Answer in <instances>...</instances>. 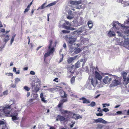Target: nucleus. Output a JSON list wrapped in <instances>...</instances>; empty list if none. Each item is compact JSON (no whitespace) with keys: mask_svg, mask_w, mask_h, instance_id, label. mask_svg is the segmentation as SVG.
Returning <instances> with one entry per match:
<instances>
[{"mask_svg":"<svg viewBox=\"0 0 129 129\" xmlns=\"http://www.w3.org/2000/svg\"><path fill=\"white\" fill-rule=\"evenodd\" d=\"M113 26L112 28V30L115 29L118 30L119 29H122L124 33L127 35H129V17H128L127 19L124 21V24L119 23L117 21H113L111 24Z\"/></svg>","mask_w":129,"mask_h":129,"instance_id":"obj_1","label":"nucleus"},{"mask_svg":"<svg viewBox=\"0 0 129 129\" xmlns=\"http://www.w3.org/2000/svg\"><path fill=\"white\" fill-rule=\"evenodd\" d=\"M87 3L86 0H80L78 1H72L70 3L71 5H74L75 8L77 9H84V5L82 6V5H79L80 4H85Z\"/></svg>","mask_w":129,"mask_h":129,"instance_id":"obj_2","label":"nucleus"},{"mask_svg":"<svg viewBox=\"0 0 129 129\" xmlns=\"http://www.w3.org/2000/svg\"><path fill=\"white\" fill-rule=\"evenodd\" d=\"M76 40V38L73 36L67 38V40L68 41V45L70 47V49H72L74 46L78 47V44H75L74 43Z\"/></svg>","mask_w":129,"mask_h":129,"instance_id":"obj_3","label":"nucleus"},{"mask_svg":"<svg viewBox=\"0 0 129 129\" xmlns=\"http://www.w3.org/2000/svg\"><path fill=\"white\" fill-rule=\"evenodd\" d=\"M52 41L51 40L50 41L49 45L48 47V49L49 50L48 52L47 53H45L44 56V60H45L47 57L53 53L54 51V47L52 46Z\"/></svg>","mask_w":129,"mask_h":129,"instance_id":"obj_4","label":"nucleus"},{"mask_svg":"<svg viewBox=\"0 0 129 129\" xmlns=\"http://www.w3.org/2000/svg\"><path fill=\"white\" fill-rule=\"evenodd\" d=\"M112 83L110 85L111 86H115L120 84L121 82L120 80H119L118 78L116 76H114V78Z\"/></svg>","mask_w":129,"mask_h":129,"instance_id":"obj_5","label":"nucleus"},{"mask_svg":"<svg viewBox=\"0 0 129 129\" xmlns=\"http://www.w3.org/2000/svg\"><path fill=\"white\" fill-rule=\"evenodd\" d=\"M114 76L113 75H109L108 76L105 77L103 80V82L105 84L109 83L112 79H113Z\"/></svg>","mask_w":129,"mask_h":129,"instance_id":"obj_6","label":"nucleus"},{"mask_svg":"<svg viewBox=\"0 0 129 129\" xmlns=\"http://www.w3.org/2000/svg\"><path fill=\"white\" fill-rule=\"evenodd\" d=\"M124 41L122 46H124V47L129 50V38H128L127 36H124Z\"/></svg>","mask_w":129,"mask_h":129,"instance_id":"obj_7","label":"nucleus"},{"mask_svg":"<svg viewBox=\"0 0 129 129\" xmlns=\"http://www.w3.org/2000/svg\"><path fill=\"white\" fill-rule=\"evenodd\" d=\"M87 26H83L77 30L78 33H81L85 31V32L83 34V35H86L87 34L86 30Z\"/></svg>","mask_w":129,"mask_h":129,"instance_id":"obj_8","label":"nucleus"},{"mask_svg":"<svg viewBox=\"0 0 129 129\" xmlns=\"http://www.w3.org/2000/svg\"><path fill=\"white\" fill-rule=\"evenodd\" d=\"M94 122L98 123H101L103 124H106L108 123V122L102 118H99L97 119H94Z\"/></svg>","mask_w":129,"mask_h":129,"instance_id":"obj_9","label":"nucleus"},{"mask_svg":"<svg viewBox=\"0 0 129 129\" xmlns=\"http://www.w3.org/2000/svg\"><path fill=\"white\" fill-rule=\"evenodd\" d=\"M9 103L8 104H6V105H8L11 108H13L14 109H17V108L16 107V105L14 104L13 101L10 100L9 101Z\"/></svg>","mask_w":129,"mask_h":129,"instance_id":"obj_10","label":"nucleus"},{"mask_svg":"<svg viewBox=\"0 0 129 129\" xmlns=\"http://www.w3.org/2000/svg\"><path fill=\"white\" fill-rule=\"evenodd\" d=\"M95 76V77L96 79H97L100 81L102 79V77L99 74V73L96 71H95L94 73Z\"/></svg>","mask_w":129,"mask_h":129,"instance_id":"obj_11","label":"nucleus"},{"mask_svg":"<svg viewBox=\"0 0 129 129\" xmlns=\"http://www.w3.org/2000/svg\"><path fill=\"white\" fill-rule=\"evenodd\" d=\"M91 82L92 85L94 87H95L98 83V81L95 78H92L91 80Z\"/></svg>","mask_w":129,"mask_h":129,"instance_id":"obj_12","label":"nucleus"},{"mask_svg":"<svg viewBox=\"0 0 129 129\" xmlns=\"http://www.w3.org/2000/svg\"><path fill=\"white\" fill-rule=\"evenodd\" d=\"M81 44H84L85 45L87 44L88 42V39L82 38L81 40Z\"/></svg>","mask_w":129,"mask_h":129,"instance_id":"obj_13","label":"nucleus"},{"mask_svg":"<svg viewBox=\"0 0 129 129\" xmlns=\"http://www.w3.org/2000/svg\"><path fill=\"white\" fill-rule=\"evenodd\" d=\"M66 119L64 117L61 115H59L57 116V118L56 120L57 121L60 120L61 121H64Z\"/></svg>","mask_w":129,"mask_h":129,"instance_id":"obj_14","label":"nucleus"},{"mask_svg":"<svg viewBox=\"0 0 129 129\" xmlns=\"http://www.w3.org/2000/svg\"><path fill=\"white\" fill-rule=\"evenodd\" d=\"M124 41V38H119L117 40V42L118 43V44L122 45H123V42Z\"/></svg>","mask_w":129,"mask_h":129,"instance_id":"obj_15","label":"nucleus"},{"mask_svg":"<svg viewBox=\"0 0 129 129\" xmlns=\"http://www.w3.org/2000/svg\"><path fill=\"white\" fill-rule=\"evenodd\" d=\"M77 47H76V46H74V47H73L72 49H70V50L71 49H74L75 51L74 52L76 53V54H77L79 53V52H80L81 51V50L79 48H78L77 49H76L75 48H76Z\"/></svg>","mask_w":129,"mask_h":129,"instance_id":"obj_16","label":"nucleus"},{"mask_svg":"<svg viewBox=\"0 0 129 129\" xmlns=\"http://www.w3.org/2000/svg\"><path fill=\"white\" fill-rule=\"evenodd\" d=\"M77 56H76L73 57L69 58L68 59V63H71L75 59L77 58Z\"/></svg>","mask_w":129,"mask_h":129,"instance_id":"obj_17","label":"nucleus"},{"mask_svg":"<svg viewBox=\"0 0 129 129\" xmlns=\"http://www.w3.org/2000/svg\"><path fill=\"white\" fill-rule=\"evenodd\" d=\"M71 24L69 21L64 20V23L63 24L62 27L64 28L65 26H70Z\"/></svg>","mask_w":129,"mask_h":129,"instance_id":"obj_18","label":"nucleus"},{"mask_svg":"<svg viewBox=\"0 0 129 129\" xmlns=\"http://www.w3.org/2000/svg\"><path fill=\"white\" fill-rule=\"evenodd\" d=\"M79 99L80 100H83V103H86L87 104H88L90 102V101L87 100L84 97H82V98H80Z\"/></svg>","mask_w":129,"mask_h":129,"instance_id":"obj_19","label":"nucleus"},{"mask_svg":"<svg viewBox=\"0 0 129 129\" xmlns=\"http://www.w3.org/2000/svg\"><path fill=\"white\" fill-rule=\"evenodd\" d=\"M108 36L110 37H113L115 35L114 31H112L111 30L108 33Z\"/></svg>","mask_w":129,"mask_h":129,"instance_id":"obj_20","label":"nucleus"},{"mask_svg":"<svg viewBox=\"0 0 129 129\" xmlns=\"http://www.w3.org/2000/svg\"><path fill=\"white\" fill-rule=\"evenodd\" d=\"M9 36L6 35L3 38V39H4V42L5 43V44L9 40Z\"/></svg>","mask_w":129,"mask_h":129,"instance_id":"obj_21","label":"nucleus"},{"mask_svg":"<svg viewBox=\"0 0 129 129\" xmlns=\"http://www.w3.org/2000/svg\"><path fill=\"white\" fill-rule=\"evenodd\" d=\"M68 13L69 15L73 16H74L76 14L75 12H73L70 10H69L68 11Z\"/></svg>","mask_w":129,"mask_h":129,"instance_id":"obj_22","label":"nucleus"},{"mask_svg":"<svg viewBox=\"0 0 129 129\" xmlns=\"http://www.w3.org/2000/svg\"><path fill=\"white\" fill-rule=\"evenodd\" d=\"M46 4V3H45L43 4L42 6L39 7L38 8L37 10H38L39 9H43L45 8L46 6H45V5Z\"/></svg>","mask_w":129,"mask_h":129,"instance_id":"obj_23","label":"nucleus"},{"mask_svg":"<svg viewBox=\"0 0 129 129\" xmlns=\"http://www.w3.org/2000/svg\"><path fill=\"white\" fill-rule=\"evenodd\" d=\"M64 28L67 30H76V29L73 27H72L69 26H65Z\"/></svg>","mask_w":129,"mask_h":129,"instance_id":"obj_24","label":"nucleus"},{"mask_svg":"<svg viewBox=\"0 0 129 129\" xmlns=\"http://www.w3.org/2000/svg\"><path fill=\"white\" fill-rule=\"evenodd\" d=\"M88 26L90 29L92 27L93 23L91 21H89L88 22Z\"/></svg>","mask_w":129,"mask_h":129,"instance_id":"obj_25","label":"nucleus"},{"mask_svg":"<svg viewBox=\"0 0 129 129\" xmlns=\"http://www.w3.org/2000/svg\"><path fill=\"white\" fill-rule=\"evenodd\" d=\"M124 83L125 85H127L129 83V77H127L125 78V79H124Z\"/></svg>","mask_w":129,"mask_h":129,"instance_id":"obj_26","label":"nucleus"},{"mask_svg":"<svg viewBox=\"0 0 129 129\" xmlns=\"http://www.w3.org/2000/svg\"><path fill=\"white\" fill-rule=\"evenodd\" d=\"M96 126L97 127L96 129H102L104 125L101 124H98L96 125Z\"/></svg>","mask_w":129,"mask_h":129,"instance_id":"obj_27","label":"nucleus"},{"mask_svg":"<svg viewBox=\"0 0 129 129\" xmlns=\"http://www.w3.org/2000/svg\"><path fill=\"white\" fill-rule=\"evenodd\" d=\"M56 3H57V2L56 1L54 2H53L52 3H50V4H49L47 5L46 6V7H50L52 6H54L56 4Z\"/></svg>","mask_w":129,"mask_h":129,"instance_id":"obj_28","label":"nucleus"},{"mask_svg":"<svg viewBox=\"0 0 129 129\" xmlns=\"http://www.w3.org/2000/svg\"><path fill=\"white\" fill-rule=\"evenodd\" d=\"M69 111H68L67 110H63L62 111L61 114H66H66H67V115L68 116V114L69 115Z\"/></svg>","mask_w":129,"mask_h":129,"instance_id":"obj_29","label":"nucleus"},{"mask_svg":"<svg viewBox=\"0 0 129 129\" xmlns=\"http://www.w3.org/2000/svg\"><path fill=\"white\" fill-rule=\"evenodd\" d=\"M56 88H50L48 89V90L50 92H53L54 91H55L57 89Z\"/></svg>","mask_w":129,"mask_h":129,"instance_id":"obj_30","label":"nucleus"},{"mask_svg":"<svg viewBox=\"0 0 129 129\" xmlns=\"http://www.w3.org/2000/svg\"><path fill=\"white\" fill-rule=\"evenodd\" d=\"M64 20H61L59 22L58 26L59 27H62L63 24L64 23Z\"/></svg>","mask_w":129,"mask_h":129,"instance_id":"obj_31","label":"nucleus"},{"mask_svg":"<svg viewBox=\"0 0 129 129\" xmlns=\"http://www.w3.org/2000/svg\"><path fill=\"white\" fill-rule=\"evenodd\" d=\"M80 63L79 61H78L75 64V66L76 68H78L80 67Z\"/></svg>","mask_w":129,"mask_h":129,"instance_id":"obj_32","label":"nucleus"},{"mask_svg":"<svg viewBox=\"0 0 129 129\" xmlns=\"http://www.w3.org/2000/svg\"><path fill=\"white\" fill-rule=\"evenodd\" d=\"M15 84H17L19 82L21 81L20 79L18 78H16L15 79Z\"/></svg>","mask_w":129,"mask_h":129,"instance_id":"obj_33","label":"nucleus"},{"mask_svg":"<svg viewBox=\"0 0 129 129\" xmlns=\"http://www.w3.org/2000/svg\"><path fill=\"white\" fill-rule=\"evenodd\" d=\"M78 61H79L80 63L81 62H83L82 65V67H83L85 63L86 60H85V59L82 58L80 59Z\"/></svg>","mask_w":129,"mask_h":129,"instance_id":"obj_34","label":"nucleus"},{"mask_svg":"<svg viewBox=\"0 0 129 129\" xmlns=\"http://www.w3.org/2000/svg\"><path fill=\"white\" fill-rule=\"evenodd\" d=\"M61 94L63 93V95H62L61 96L62 98H66L67 97V94L64 91H61Z\"/></svg>","mask_w":129,"mask_h":129,"instance_id":"obj_35","label":"nucleus"},{"mask_svg":"<svg viewBox=\"0 0 129 129\" xmlns=\"http://www.w3.org/2000/svg\"><path fill=\"white\" fill-rule=\"evenodd\" d=\"M122 74L123 76V79H125V78H126V76L127 74V73L125 72H123L122 73Z\"/></svg>","mask_w":129,"mask_h":129,"instance_id":"obj_36","label":"nucleus"},{"mask_svg":"<svg viewBox=\"0 0 129 129\" xmlns=\"http://www.w3.org/2000/svg\"><path fill=\"white\" fill-rule=\"evenodd\" d=\"M75 78L74 77H73L71 79V83L73 84L75 82Z\"/></svg>","mask_w":129,"mask_h":129,"instance_id":"obj_37","label":"nucleus"},{"mask_svg":"<svg viewBox=\"0 0 129 129\" xmlns=\"http://www.w3.org/2000/svg\"><path fill=\"white\" fill-rule=\"evenodd\" d=\"M84 19L82 17H80V21L81 24H83L84 23Z\"/></svg>","mask_w":129,"mask_h":129,"instance_id":"obj_38","label":"nucleus"},{"mask_svg":"<svg viewBox=\"0 0 129 129\" xmlns=\"http://www.w3.org/2000/svg\"><path fill=\"white\" fill-rule=\"evenodd\" d=\"M95 105L96 104L95 102H92L89 106L91 107H93L95 106Z\"/></svg>","mask_w":129,"mask_h":129,"instance_id":"obj_39","label":"nucleus"},{"mask_svg":"<svg viewBox=\"0 0 129 129\" xmlns=\"http://www.w3.org/2000/svg\"><path fill=\"white\" fill-rule=\"evenodd\" d=\"M15 36V35H13L11 39V40L10 44L11 45L12 43L14 41V38Z\"/></svg>","mask_w":129,"mask_h":129,"instance_id":"obj_40","label":"nucleus"},{"mask_svg":"<svg viewBox=\"0 0 129 129\" xmlns=\"http://www.w3.org/2000/svg\"><path fill=\"white\" fill-rule=\"evenodd\" d=\"M8 93V91L7 90L4 91L3 92V95L4 96L7 95Z\"/></svg>","mask_w":129,"mask_h":129,"instance_id":"obj_41","label":"nucleus"},{"mask_svg":"<svg viewBox=\"0 0 129 129\" xmlns=\"http://www.w3.org/2000/svg\"><path fill=\"white\" fill-rule=\"evenodd\" d=\"M118 35L119 36L122 37L123 36L122 33L119 31H117Z\"/></svg>","mask_w":129,"mask_h":129,"instance_id":"obj_42","label":"nucleus"},{"mask_svg":"<svg viewBox=\"0 0 129 129\" xmlns=\"http://www.w3.org/2000/svg\"><path fill=\"white\" fill-rule=\"evenodd\" d=\"M62 32L64 34L69 33L70 32V31L68 30H62Z\"/></svg>","mask_w":129,"mask_h":129,"instance_id":"obj_43","label":"nucleus"},{"mask_svg":"<svg viewBox=\"0 0 129 129\" xmlns=\"http://www.w3.org/2000/svg\"><path fill=\"white\" fill-rule=\"evenodd\" d=\"M5 74L8 76H13V74L12 73H6Z\"/></svg>","mask_w":129,"mask_h":129,"instance_id":"obj_44","label":"nucleus"},{"mask_svg":"<svg viewBox=\"0 0 129 129\" xmlns=\"http://www.w3.org/2000/svg\"><path fill=\"white\" fill-rule=\"evenodd\" d=\"M74 17V16H71L69 15L67 16V18L68 19L71 20Z\"/></svg>","mask_w":129,"mask_h":129,"instance_id":"obj_45","label":"nucleus"},{"mask_svg":"<svg viewBox=\"0 0 129 129\" xmlns=\"http://www.w3.org/2000/svg\"><path fill=\"white\" fill-rule=\"evenodd\" d=\"M24 88L25 90L27 91H29L30 89V88H29L27 86H25L24 87Z\"/></svg>","mask_w":129,"mask_h":129,"instance_id":"obj_46","label":"nucleus"},{"mask_svg":"<svg viewBox=\"0 0 129 129\" xmlns=\"http://www.w3.org/2000/svg\"><path fill=\"white\" fill-rule=\"evenodd\" d=\"M102 105L103 106V107H105L107 106H109L110 105L109 104H103Z\"/></svg>","mask_w":129,"mask_h":129,"instance_id":"obj_47","label":"nucleus"},{"mask_svg":"<svg viewBox=\"0 0 129 129\" xmlns=\"http://www.w3.org/2000/svg\"><path fill=\"white\" fill-rule=\"evenodd\" d=\"M67 99H62L61 101V102L63 104L64 102H66L67 101Z\"/></svg>","mask_w":129,"mask_h":129,"instance_id":"obj_48","label":"nucleus"},{"mask_svg":"<svg viewBox=\"0 0 129 129\" xmlns=\"http://www.w3.org/2000/svg\"><path fill=\"white\" fill-rule=\"evenodd\" d=\"M30 8L28 7H27V8H26L25 10L24 11V12L25 13L26 12H27L28 10H29Z\"/></svg>","mask_w":129,"mask_h":129,"instance_id":"obj_49","label":"nucleus"},{"mask_svg":"<svg viewBox=\"0 0 129 129\" xmlns=\"http://www.w3.org/2000/svg\"><path fill=\"white\" fill-rule=\"evenodd\" d=\"M16 84H15V83L14 84H12L11 85V87L12 88H14L16 87Z\"/></svg>","mask_w":129,"mask_h":129,"instance_id":"obj_50","label":"nucleus"},{"mask_svg":"<svg viewBox=\"0 0 129 129\" xmlns=\"http://www.w3.org/2000/svg\"><path fill=\"white\" fill-rule=\"evenodd\" d=\"M103 110L106 112L109 111V109L106 108H104L103 109Z\"/></svg>","mask_w":129,"mask_h":129,"instance_id":"obj_51","label":"nucleus"},{"mask_svg":"<svg viewBox=\"0 0 129 129\" xmlns=\"http://www.w3.org/2000/svg\"><path fill=\"white\" fill-rule=\"evenodd\" d=\"M4 124H6L4 121H0V126L1 125H3V126H4Z\"/></svg>","mask_w":129,"mask_h":129,"instance_id":"obj_52","label":"nucleus"},{"mask_svg":"<svg viewBox=\"0 0 129 129\" xmlns=\"http://www.w3.org/2000/svg\"><path fill=\"white\" fill-rule=\"evenodd\" d=\"M2 129H8L7 127L6 126V124H4V126H3Z\"/></svg>","mask_w":129,"mask_h":129,"instance_id":"obj_53","label":"nucleus"},{"mask_svg":"<svg viewBox=\"0 0 129 129\" xmlns=\"http://www.w3.org/2000/svg\"><path fill=\"white\" fill-rule=\"evenodd\" d=\"M77 115L76 114H73V118H74L75 119H77Z\"/></svg>","mask_w":129,"mask_h":129,"instance_id":"obj_54","label":"nucleus"},{"mask_svg":"<svg viewBox=\"0 0 129 129\" xmlns=\"http://www.w3.org/2000/svg\"><path fill=\"white\" fill-rule=\"evenodd\" d=\"M41 100L42 101L44 102V103H46V101L45 99V98H41Z\"/></svg>","mask_w":129,"mask_h":129,"instance_id":"obj_55","label":"nucleus"},{"mask_svg":"<svg viewBox=\"0 0 129 129\" xmlns=\"http://www.w3.org/2000/svg\"><path fill=\"white\" fill-rule=\"evenodd\" d=\"M63 104L62 103H61V102L60 101L58 105V107H61V106L63 105Z\"/></svg>","mask_w":129,"mask_h":129,"instance_id":"obj_56","label":"nucleus"},{"mask_svg":"<svg viewBox=\"0 0 129 129\" xmlns=\"http://www.w3.org/2000/svg\"><path fill=\"white\" fill-rule=\"evenodd\" d=\"M77 119H79V118H82V116H81L80 115H77Z\"/></svg>","mask_w":129,"mask_h":129,"instance_id":"obj_57","label":"nucleus"},{"mask_svg":"<svg viewBox=\"0 0 129 129\" xmlns=\"http://www.w3.org/2000/svg\"><path fill=\"white\" fill-rule=\"evenodd\" d=\"M30 74L34 75L35 74V73L33 71H31L30 72Z\"/></svg>","mask_w":129,"mask_h":129,"instance_id":"obj_58","label":"nucleus"},{"mask_svg":"<svg viewBox=\"0 0 129 129\" xmlns=\"http://www.w3.org/2000/svg\"><path fill=\"white\" fill-rule=\"evenodd\" d=\"M122 112L121 111H118L116 113V115L121 114H122Z\"/></svg>","mask_w":129,"mask_h":129,"instance_id":"obj_59","label":"nucleus"},{"mask_svg":"<svg viewBox=\"0 0 129 129\" xmlns=\"http://www.w3.org/2000/svg\"><path fill=\"white\" fill-rule=\"evenodd\" d=\"M62 58H61L59 60V63H60V62H62L63 60V54H62Z\"/></svg>","mask_w":129,"mask_h":129,"instance_id":"obj_60","label":"nucleus"},{"mask_svg":"<svg viewBox=\"0 0 129 129\" xmlns=\"http://www.w3.org/2000/svg\"><path fill=\"white\" fill-rule=\"evenodd\" d=\"M96 115L97 116H102L103 115V114L102 113H98L96 114Z\"/></svg>","mask_w":129,"mask_h":129,"instance_id":"obj_61","label":"nucleus"},{"mask_svg":"<svg viewBox=\"0 0 129 129\" xmlns=\"http://www.w3.org/2000/svg\"><path fill=\"white\" fill-rule=\"evenodd\" d=\"M59 74H61V73L59 72H57L56 73V75H57L58 77H60L61 76L60 75H59Z\"/></svg>","mask_w":129,"mask_h":129,"instance_id":"obj_62","label":"nucleus"},{"mask_svg":"<svg viewBox=\"0 0 129 129\" xmlns=\"http://www.w3.org/2000/svg\"><path fill=\"white\" fill-rule=\"evenodd\" d=\"M6 35L5 34L3 33H2V34L0 35V37H1L2 38H4L3 37H4Z\"/></svg>","mask_w":129,"mask_h":129,"instance_id":"obj_63","label":"nucleus"},{"mask_svg":"<svg viewBox=\"0 0 129 129\" xmlns=\"http://www.w3.org/2000/svg\"><path fill=\"white\" fill-rule=\"evenodd\" d=\"M58 79V78H56L53 80V81H56L57 82H58V81L57 80Z\"/></svg>","mask_w":129,"mask_h":129,"instance_id":"obj_64","label":"nucleus"}]
</instances>
